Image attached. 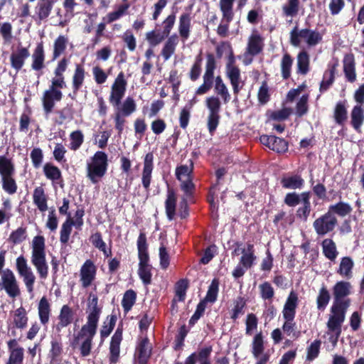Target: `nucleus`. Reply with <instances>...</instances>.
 <instances>
[{"instance_id": "1", "label": "nucleus", "mask_w": 364, "mask_h": 364, "mask_svg": "<svg viewBox=\"0 0 364 364\" xmlns=\"http://www.w3.org/2000/svg\"><path fill=\"white\" fill-rule=\"evenodd\" d=\"M101 312V308L98 306L97 296L90 293L87 299L86 323L82 325L75 338L76 341L82 340L80 350L81 355L83 357L88 356L90 354L92 339L97 333Z\"/></svg>"}, {"instance_id": "2", "label": "nucleus", "mask_w": 364, "mask_h": 364, "mask_svg": "<svg viewBox=\"0 0 364 364\" xmlns=\"http://www.w3.org/2000/svg\"><path fill=\"white\" fill-rule=\"evenodd\" d=\"M31 262L35 267L39 277L45 279L48 275V265L46 261L45 238L41 235L35 236L31 241Z\"/></svg>"}, {"instance_id": "3", "label": "nucleus", "mask_w": 364, "mask_h": 364, "mask_svg": "<svg viewBox=\"0 0 364 364\" xmlns=\"http://www.w3.org/2000/svg\"><path fill=\"white\" fill-rule=\"evenodd\" d=\"M107 156L103 151H97L87 164V176L93 183H97L107 169Z\"/></svg>"}, {"instance_id": "4", "label": "nucleus", "mask_w": 364, "mask_h": 364, "mask_svg": "<svg viewBox=\"0 0 364 364\" xmlns=\"http://www.w3.org/2000/svg\"><path fill=\"white\" fill-rule=\"evenodd\" d=\"M322 41V35L317 31L295 26L290 32V43L294 47H299L305 43L309 47H314Z\"/></svg>"}, {"instance_id": "5", "label": "nucleus", "mask_w": 364, "mask_h": 364, "mask_svg": "<svg viewBox=\"0 0 364 364\" xmlns=\"http://www.w3.org/2000/svg\"><path fill=\"white\" fill-rule=\"evenodd\" d=\"M205 105L208 111L207 126L209 132L213 134L219 124L221 102L218 97L210 96L206 98Z\"/></svg>"}, {"instance_id": "6", "label": "nucleus", "mask_w": 364, "mask_h": 364, "mask_svg": "<svg viewBox=\"0 0 364 364\" xmlns=\"http://www.w3.org/2000/svg\"><path fill=\"white\" fill-rule=\"evenodd\" d=\"M16 267L18 275L23 279L27 291L31 294H33L36 276L31 267L28 264L26 259L23 255L16 258Z\"/></svg>"}, {"instance_id": "7", "label": "nucleus", "mask_w": 364, "mask_h": 364, "mask_svg": "<svg viewBox=\"0 0 364 364\" xmlns=\"http://www.w3.org/2000/svg\"><path fill=\"white\" fill-rule=\"evenodd\" d=\"M0 289L5 290L11 298H16L21 294V290L14 273L9 269L0 272Z\"/></svg>"}, {"instance_id": "8", "label": "nucleus", "mask_w": 364, "mask_h": 364, "mask_svg": "<svg viewBox=\"0 0 364 364\" xmlns=\"http://www.w3.org/2000/svg\"><path fill=\"white\" fill-rule=\"evenodd\" d=\"M337 225L336 217L328 212L316 218L313 223L314 229L318 236H324L333 232Z\"/></svg>"}, {"instance_id": "9", "label": "nucleus", "mask_w": 364, "mask_h": 364, "mask_svg": "<svg viewBox=\"0 0 364 364\" xmlns=\"http://www.w3.org/2000/svg\"><path fill=\"white\" fill-rule=\"evenodd\" d=\"M348 306L332 304L331 314L327 322L328 331L340 334L341 326L345 321L346 313Z\"/></svg>"}, {"instance_id": "10", "label": "nucleus", "mask_w": 364, "mask_h": 364, "mask_svg": "<svg viewBox=\"0 0 364 364\" xmlns=\"http://www.w3.org/2000/svg\"><path fill=\"white\" fill-rule=\"evenodd\" d=\"M127 85V82L124 78V75L122 72H120L111 86L109 101L112 106L119 105L120 104L125 95Z\"/></svg>"}, {"instance_id": "11", "label": "nucleus", "mask_w": 364, "mask_h": 364, "mask_svg": "<svg viewBox=\"0 0 364 364\" xmlns=\"http://www.w3.org/2000/svg\"><path fill=\"white\" fill-rule=\"evenodd\" d=\"M226 75L230 81L234 94L237 95L243 86V82L241 79L240 70L235 65V58L232 54L226 65Z\"/></svg>"}, {"instance_id": "12", "label": "nucleus", "mask_w": 364, "mask_h": 364, "mask_svg": "<svg viewBox=\"0 0 364 364\" xmlns=\"http://www.w3.org/2000/svg\"><path fill=\"white\" fill-rule=\"evenodd\" d=\"M351 285L348 282H338L333 288V303L335 305L350 306V299H345L350 294Z\"/></svg>"}, {"instance_id": "13", "label": "nucleus", "mask_w": 364, "mask_h": 364, "mask_svg": "<svg viewBox=\"0 0 364 364\" xmlns=\"http://www.w3.org/2000/svg\"><path fill=\"white\" fill-rule=\"evenodd\" d=\"M97 267L91 259H87L80 269V282L83 288L91 286L95 279Z\"/></svg>"}, {"instance_id": "14", "label": "nucleus", "mask_w": 364, "mask_h": 364, "mask_svg": "<svg viewBox=\"0 0 364 364\" xmlns=\"http://www.w3.org/2000/svg\"><path fill=\"white\" fill-rule=\"evenodd\" d=\"M69 63V60L63 58L58 61L56 68L54 70V77L51 79L50 89L53 90H60L65 87L64 73L65 72Z\"/></svg>"}, {"instance_id": "15", "label": "nucleus", "mask_w": 364, "mask_h": 364, "mask_svg": "<svg viewBox=\"0 0 364 364\" xmlns=\"http://www.w3.org/2000/svg\"><path fill=\"white\" fill-rule=\"evenodd\" d=\"M56 0H39L34 9L32 18L38 23L46 20L51 13Z\"/></svg>"}, {"instance_id": "16", "label": "nucleus", "mask_w": 364, "mask_h": 364, "mask_svg": "<svg viewBox=\"0 0 364 364\" xmlns=\"http://www.w3.org/2000/svg\"><path fill=\"white\" fill-rule=\"evenodd\" d=\"M63 93L60 90H53L50 88L45 90L42 97L43 110L46 114L52 112L55 102L62 100Z\"/></svg>"}, {"instance_id": "17", "label": "nucleus", "mask_w": 364, "mask_h": 364, "mask_svg": "<svg viewBox=\"0 0 364 364\" xmlns=\"http://www.w3.org/2000/svg\"><path fill=\"white\" fill-rule=\"evenodd\" d=\"M264 47V39L256 31H254L248 38L246 48V57L256 55L259 53Z\"/></svg>"}, {"instance_id": "18", "label": "nucleus", "mask_w": 364, "mask_h": 364, "mask_svg": "<svg viewBox=\"0 0 364 364\" xmlns=\"http://www.w3.org/2000/svg\"><path fill=\"white\" fill-rule=\"evenodd\" d=\"M153 168L154 156L152 153H148L144 157L141 176L142 185L146 190L149 188Z\"/></svg>"}, {"instance_id": "19", "label": "nucleus", "mask_w": 364, "mask_h": 364, "mask_svg": "<svg viewBox=\"0 0 364 364\" xmlns=\"http://www.w3.org/2000/svg\"><path fill=\"white\" fill-rule=\"evenodd\" d=\"M298 305V296L294 291H291L283 308L282 315L285 320H294Z\"/></svg>"}, {"instance_id": "20", "label": "nucleus", "mask_w": 364, "mask_h": 364, "mask_svg": "<svg viewBox=\"0 0 364 364\" xmlns=\"http://www.w3.org/2000/svg\"><path fill=\"white\" fill-rule=\"evenodd\" d=\"M151 347L147 338H141L135 352V358L139 364H146L150 357Z\"/></svg>"}, {"instance_id": "21", "label": "nucleus", "mask_w": 364, "mask_h": 364, "mask_svg": "<svg viewBox=\"0 0 364 364\" xmlns=\"http://www.w3.org/2000/svg\"><path fill=\"white\" fill-rule=\"evenodd\" d=\"M73 316L74 313L72 308L68 305H63L58 316V321L55 325L56 330L60 331L62 328L69 326L73 322Z\"/></svg>"}, {"instance_id": "22", "label": "nucleus", "mask_w": 364, "mask_h": 364, "mask_svg": "<svg viewBox=\"0 0 364 364\" xmlns=\"http://www.w3.org/2000/svg\"><path fill=\"white\" fill-rule=\"evenodd\" d=\"M122 340V331L117 328L112 337L109 351H110V361L115 363L119 358L120 352V343Z\"/></svg>"}, {"instance_id": "23", "label": "nucleus", "mask_w": 364, "mask_h": 364, "mask_svg": "<svg viewBox=\"0 0 364 364\" xmlns=\"http://www.w3.org/2000/svg\"><path fill=\"white\" fill-rule=\"evenodd\" d=\"M364 122V105H356L350 112V124L358 132H361V127Z\"/></svg>"}, {"instance_id": "24", "label": "nucleus", "mask_w": 364, "mask_h": 364, "mask_svg": "<svg viewBox=\"0 0 364 364\" xmlns=\"http://www.w3.org/2000/svg\"><path fill=\"white\" fill-rule=\"evenodd\" d=\"M31 68L35 71H40L45 67V53L42 43L36 47L31 55Z\"/></svg>"}, {"instance_id": "25", "label": "nucleus", "mask_w": 364, "mask_h": 364, "mask_svg": "<svg viewBox=\"0 0 364 364\" xmlns=\"http://www.w3.org/2000/svg\"><path fill=\"white\" fill-rule=\"evenodd\" d=\"M50 313V304L46 296H43L38 304V314L40 321L43 326L49 322Z\"/></svg>"}, {"instance_id": "26", "label": "nucleus", "mask_w": 364, "mask_h": 364, "mask_svg": "<svg viewBox=\"0 0 364 364\" xmlns=\"http://www.w3.org/2000/svg\"><path fill=\"white\" fill-rule=\"evenodd\" d=\"M30 55V53L26 48H20L16 53L11 55V64L12 68L18 71L24 65L25 60Z\"/></svg>"}, {"instance_id": "27", "label": "nucleus", "mask_w": 364, "mask_h": 364, "mask_svg": "<svg viewBox=\"0 0 364 364\" xmlns=\"http://www.w3.org/2000/svg\"><path fill=\"white\" fill-rule=\"evenodd\" d=\"M310 192L301 193V200L303 205L298 208L296 215L301 220L306 221L311 213Z\"/></svg>"}, {"instance_id": "28", "label": "nucleus", "mask_w": 364, "mask_h": 364, "mask_svg": "<svg viewBox=\"0 0 364 364\" xmlns=\"http://www.w3.org/2000/svg\"><path fill=\"white\" fill-rule=\"evenodd\" d=\"M354 262L350 257H343L341 259L337 273L342 277L350 279L353 276Z\"/></svg>"}, {"instance_id": "29", "label": "nucleus", "mask_w": 364, "mask_h": 364, "mask_svg": "<svg viewBox=\"0 0 364 364\" xmlns=\"http://www.w3.org/2000/svg\"><path fill=\"white\" fill-rule=\"evenodd\" d=\"M47 200L44 189L41 186L36 187L33 191V201L41 212L48 210Z\"/></svg>"}, {"instance_id": "30", "label": "nucleus", "mask_w": 364, "mask_h": 364, "mask_svg": "<svg viewBox=\"0 0 364 364\" xmlns=\"http://www.w3.org/2000/svg\"><path fill=\"white\" fill-rule=\"evenodd\" d=\"M113 107L116 108L117 113L128 117L135 112L136 105L134 100L131 97H128L122 103L121 102L119 105H113Z\"/></svg>"}, {"instance_id": "31", "label": "nucleus", "mask_w": 364, "mask_h": 364, "mask_svg": "<svg viewBox=\"0 0 364 364\" xmlns=\"http://www.w3.org/2000/svg\"><path fill=\"white\" fill-rule=\"evenodd\" d=\"M324 256L331 261H335L338 255L336 245L333 240L326 238L321 243Z\"/></svg>"}, {"instance_id": "32", "label": "nucleus", "mask_w": 364, "mask_h": 364, "mask_svg": "<svg viewBox=\"0 0 364 364\" xmlns=\"http://www.w3.org/2000/svg\"><path fill=\"white\" fill-rule=\"evenodd\" d=\"M139 275L144 284H149L151 281V266L149 264V257L139 258Z\"/></svg>"}, {"instance_id": "33", "label": "nucleus", "mask_w": 364, "mask_h": 364, "mask_svg": "<svg viewBox=\"0 0 364 364\" xmlns=\"http://www.w3.org/2000/svg\"><path fill=\"white\" fill-rule=\"evenodd\" d=\"M85 77V71L82 65L77 64L72 78V85L74 93L81 88Z\"/></svg>"}, {"instance_id": "34", "label": "nucleus", "mask_w": 364, "mask_h": 364, "mask_svg": "<svg viewBox=\"0 0 364 364\" xmlns=\"http://www.w3.org/2000/svg\"><path fill=\"white\" fill-rule=\"evenodd\" d=\"M242 257L240 258V264L245 269L250 268L256 259L254 254V247L251 244H248L246 248L242 250Z\"/></svg>"}, {"instance_id": "35", "label": "nucleus", "mask_w": 364, "mask_h": 364, "mask_svg": "<svg viewBox=\"0 0 364 364\" xmlns=\"http://www.w3.org/2000/svg\"><path fill=\"white\" fill-rule=\"evenodd\" d=\"M178 43V38L176 34L168 38L161 50V55L164 60H168L174 53Z\"/></svg>"}, {"instance_id": "36", "label": "nucleus", "mask_w": 364, "mask_h": 364, "mask_svg": "<svg viewBox=\"0 0 364 364\" xmlns=\"http://www.w3.org/2000/svg\"><path fill=\"white\" fill-rule=\"evenodd\" d=\"M310 59L309 55L306 50L299 53L296 57L297 73L306 75L309 71Z\"/></svg>"}, {"instance_id": "37", "label": "nucleus", "mask_w": 364, "mask_h": 364, "mask_svg": "<svg viewBox=\"0 0 364 364\" xmlns=\"http://www.w3.org/2000/svg\"><path fill=\"white\" fill-rule=\"evenodd\" d=\"M281 183L284 188L288 189H300L303 187L304 181L299 175H293L284 177Z\"/></svg>"}, {"instance_id": "38", "label": "nucleus", "mask_w": 364, "mask_h": 364, "mask_svg": "<svg viewBox=\"0 0 364 364\" xmlns=\"http://www.w3.org/2000/svg\"><path fill=\"white\" fill-rule=\"evenodd\" d=\"M191 17L188 14H183L180 16L178 31L183 41H186L190 36Z\"/></svg>"}, {"instance_id": "39", "label": "nucleus", "mask_w": 364, "mask_h": 364, "mask_svg": "<svg viewBox=\"0 0 364 364\" xmlns=\"http://www.w3.org/2000/svg\"><path fill=\"white\" fill-rule=\"evenodd\" d=\"M214 90L218 95L220 96L224 103H228L230 100L228 89L220 76H218L215 78Z\"/></svg>"}, {"instance_id": "40", "label": "nucleus", "mask_w": 364, "mask_h": 364, "mask_svg": "<svg viewBox=\"0 0 364 364\" xmlns=\"http://www.w3.org/2000/svg\"><path fill=\"white\" fill-rule=\"evenodd\" d=\"M68 43V38L65 36H59L53 43V60H55L64 53Z\"/></svg>"}, {"instance_id": "41", "label": "nucleus", "mask_w": 364, "mask_h": 364, "mask_svg": "<svg viewBox=\"0 0 364 364\" xmlns=\"http://www.w3.org/2000/svg\"><path fill=\"white\" fill-rule=\"evenodd\" d=\"M299 9L300 0H287L282 7L283 14L291 18L298 14Z\"/></svg>"}, {"instance_id": "42", "label": "nucleus", "mask_w": 364, "mask_h": 364, "mask_svg": "<svg viewBox=\"0 0 364 364\" xmlns=\"http://www.w3.org/2000/svg\"><path fill=\"white\" fill-rule=\"evenodd\" d=\"M176 205V196L172 190H168L167 198L165 202L166 213L169 220H172L175 216Z\"/></svg>"}, {"instance_id": "43", "label": "nucleus", "mask_w": 364, "mask_h": 364, "mask_svg": "<svg viewBox=\"0 0 364 364\" xmlns=\"http://www.w3.org/2000/svg\"><path fill=\"white\" fill-rule=\"evenodd\" d=\"M235 0H220V9L223 14V21L230 23L233 18V4Z\"/></svg>"}, {"instance_id": "44", "label": "nucleus", "mask_w": 364, "mask_h": 364, "mask_svg": "<svg viewBox=\"0 0 364 364\" xmlns=\"http://www.w3.org/2000/svg\"><path fill=\"white\" fill-rule=\"evenodd\" d=\"M333 117L336 122L340 125L343 124L348 118V112L346 102H338L335 107Z\"/></svg>"}, {"instance_id": "45", "label": "nucleus", "mask_w": 364, "mask_h": 364, "mask_svg": "<svg viewBox=\"0 0 364 364\" xmlns=\"http://www.w3.org/2000/svg\"><path fill=\"white\" fill-rule=\"evenodd\" d=\"M352 210V207L348 203L339 202L330 205L328 212L334 215L336 214L341 217H346L351 213Z\"/></svg>"}, {"instance_id": "46", "label": "nucleus", "mask_w": 364, "mask_h": 364, "mask_svg": "<svg viewBox=\"0 0 364 364\" xmlns=\"http://www.w3.org/2000/svg\"><path fill=\"white\" fill-rule=\"evenodd\" d=\"M343 70L348 81L354 82L356 79L355 64L353 56L347 55L343 60Z\"/></svg>"}, {"instance_id": "47", "label": "nucleus", "mask_w": 364, "mask_h": 364, "mask_svg": "<svg viewBox=\"0 0 364 364\" xmlns=\"http://www.w3.org/2000/svg\"><path fill=\"white\" fill-rule=\"evenodd\" d=\"M15 168L11 160L4 156H0V175L2 177L14 175Z\"/></svg>"}, {"instance_id": "48", "label": "nucleus", "mask_w": 364, "mask_h": 364, "mask_svg": "<svg viewBox=\"0 0 364 364\" xmlns=\"http://www.w3.org/2000/svg\"><path fill=\"white\" fill-rule=\"evenodd\" d=\"M292 65L293 58L289 53H285L283 55L280 63L281 73L283 79L287 80L291 76Z\"/></svg>"}, {"instance_id": "49", "label": "nucleus", "mask_w": 364, "mask_h": 364, "mask_svg": "<svg viewBox=\"0 0 364 364\" xmlns=\"http://www.w3.org/2000/svg\"><path fill=\"white\" fill-rule=\"evenodd\" d=\"M129 7V4L119 5L116 11L107 14L106 16L104 18V20L106 21V23H111L119 19L122 16H124L126 14Z\"/></svg>"}, {"instance_id": "50", "label": "nucleus", "mask_w": 364, "mask_h": 364, "mask_svg": "<svg viewBox=\"0 0 364 364\" xmlns=\"http://www.w3.org/2000/svg\"><path fill=\"white\" fill-rule=\"evenodd\" d=\"M28 317L26 311L24 308L20 307L15 310L14 313V323L16 328H23L26 326Z\"/></svg>"}, {"instance_id": "51", "label": "nucleus", "mask_w": 364, "mask_h": 364, "mask_svg": "<svg viewBox=\"0 0 364 364\" xmlns=\"http://www.w3.org/2000/svg\"><path fill=\"white\" fill-rule=\"evenodd\" d=\"M330 294L326 287L323 286L316 298L317 309L323 311L330 301Z\"/></svg>"}, {"instance_id": "52", "label": "nucleus", "mask_w": 364, "mask_h": 364, "mask_svg": "<svg viewBox=\"0 0 364 364\" xmlns=\"http://www.w3.org/2000/svg\"><path fill=\"white\" fill-rule=\"evenodd\" d=\"M264 341L262 333H257L255 336L252 343V353L254 358H259L264 353Z\"/></svg>"}, {"instance_id": "53", "label": "nucleus", "mask_w": 364, "mask_h": 364, "mask_svg": "<svg viewBox=\"0 0 364 364\" xmlns=\"http://www.w3.org/2000/svg\"><path fill=\"white\" fill-rule=\"evenodd\" d=\"M91 242L92 245L100 251H102L104 255L107 257H109L112 254L110 248H107L105 242L103 241L100 233H95L91 237Z\"/></svg>"}, {"instance_id": "54", "label": "nucleus", "mask_w": 364, "mask_h": 364, "mask_svg": "<svg viewBox=\"0 0 364 364\" xmlns=\"http://www.w3.org/2000/svg\"><path fill=\"white\" fill-rule=\"evenodd\" d=\"M70 145L69 148L73 151L77 150L84 141V136L81 131L77 130L70 133Z\"/></svg>"}, {"instance_id": "55", "label": "nucleus", "mask_w": 364, "mask_h": 364, "mask_svg": "<svg viewBox=\"0 0 364 364\" xmlns=\"http://www.w3.org/2000/svg\"><path fill=\"white\" fill-rule=\"evenodd\" d=\"M219 288L218 280L214 279L208 287L206 296L203 301L213 303L216 301Z\"/></svg>"}, {"instance_id": "56", "label": "nucleus", "mask_w": 364, "mask_h": 364, "mask_svg": "<svg viewBox=\"0 0 364 364\" xmlns=\"http://www.w3.org/2000/svg\"><path fill=\"white\" fill-rule=\"evenodd\" d=\"M43 172L46 178L51 181H57L61 177L60 169L51 164L48 163L44 165Z\"/></svg>"}, {"instance_id": "57", "label": "nucleus", "mask_w": 364, "mask_h": 364, "mask_svg": "<svg viewBox=\"0 0 364 364\" xmlns=\"http://www.w3.org/2000/svg\"><path fill=\"white\" fill-rule=\"evenodd\" d=\"M14 175L1 178L2 188L9 194L12 195L17 191V185L14 178Z\"/></svg>"}, {"instance_id": "58", "label": "nucleus", "mask_w": 364, "mask_h": 364, "mask_svg": "<svg viewBox=\"0 0 364 364\" xmlns=\"http://www.w3.org/2000/svg\"><path fill=\"white\" fill-rule=\"evenodd\" d=\"M137 250L139 258L149 257V254L147 252V243H146V237L145 233L141 232L139 235L137 240Z\"/></svg>"}, {"instance_id": "59", "label": "nucleus", "mask_w": 364, "mask_h": 364, "mask_svg": "<svg viewBox=\"0 0 364 364\" xmlns=\"http://www.w3.org/2000/svg\"><path fill=\"white\" fill-rule=\"evenodd\" d=\"M136 293L133 290L127 291L123 296L122 305L125 311H129L136 301Z\"/></svg>"}, {"instance_id": "60", "label": "nucleus", "mask_w": 364, "mask_h": 364, "mask_svg": "<svg viewBox=\"0 0 364 364\" xmlns=\"http://www.w3.org/2000/svg\"><path fill=\"white\" fill-rule=\"evenodd\" d=\"M26 229L20 227L10 234L9 240L14 244H19L26 240Z\"/></svg>"}, {"instance_id": "61", "label": "nucleus", "mask_w": 364, "mask_h": 364, "mask_svg": "<svg viewBox=\"0 0 364 364\" xmlns=\"http://www.w3.org/2000/svg\"><path fill=\"white\" fill-rule=\"evenodd\" d=\"M193 165L192 163L190 164V166L181 165L177 167L176 170V175L178 180L181 181L191 178V173L193 171Z\"/></svg>"}, {"instance_id": "62", "label": "nucleus", "mask_w": 364, "mask_h": 364, "mask_svg": "<svg viewBox=\"0 0 364 364\" xmlns=\"http://www.w3.org/2000/svg\"><path fill=\"white\" fill-rule=\"evenodd\" d=\"M270 149L278 153H284L288 150V143L283 139L274 136Z\"/></svg>"}, {"instance_id": "63", "label": "nucleus", "mask_w": 364, "mask_h": 364, "mask_svg": "<svg viewBox=\"0 0 364 364\" xmlns=\"http://www.w3.org/2000/svg\"><path fill=\"white\" fill-rule=\"evenodd\" d=\"M114 325L115 318L114 316L107 318L106 321L104 322V324L100 329V336L102 341L111 333L114 327Z\"/></svg>"}, {"instance_id": "64", "label": "nucleus", "mask_w": 364, "mask_h": 364, "mask_svg": "<svg viewBox=\"0 0 364 364\" xmlns=\"http://www.w3.org/2000/svg\"><path fill=\"white\" fill-rule=\"evenodd\" d=\"M259 289L261 297L264 300L272 299L274 291L272 286L269 282H264L259 285Z\"/></svg>"}]
</instances>
